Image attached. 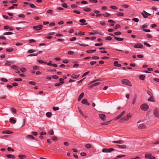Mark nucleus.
<instances>
[{"label":"nucleus","instance_id":"1","mask_svg":"<svg viewBox=\"0 0 159 159\" xmlns=\"http://www.w3.org/2000/svg\"><path fill=\"white\" fill-rule=\"evenodd\" d=\"M159 110L157 107L155 108L153 110V113L155 116L158 119H159Z\"/></svg>","mask_w":159,"mask_h":159},{"label":"nucleus","instance_id":"2","mask_svg":"<svg viewBox=\"0 0 159 159\" xmlns=\"http://www.w3.org/2000/svg\"><path fill=\"white\" fill-rule=\"evenodd\" d=\"M122 84L127 85L129 86H131V84L130 82L128 80L124 79L121 81Z\"/></svg>","mask_w":159,"mask_h":159},{"label":"nucleus","instance_id":"3","mask_svg":"<svg viewBox=\"0 0 159 159\" xmlns=\"http://www.w3.org/2000/svg\"><path fill=\"white\" fill-rule=\"evenodd\" d=\"M140 108L142 110L146 111L148 109L149 106L147 104L144 103L141 106Z\"/></svg>","mask_w":159,"mask_h":159},{"label":"nucleus","instance_id":"4","mask_svg":"<svg viewBox=\"0 0 159 159\" xmlns=\"http://www.w3.org/2000/svg\"><path fill=\"white\" fill-rule=\"evenodd\" d=\"M132 115L130 113L127 114L126 116L122 118L121 120H123L124 121H128L129 119L131 118Z\"/></svg>","mask_w":159,"mask_h":159},{"label":"nucleus","instance_id":"5","mask_svg":"<svg viewBox=\"0 0 159 159\" xmlns=\"http://www.w3.org/2000/svg\"><path fill=\"white\" fill-rule=\"evenodd\" d=\"M99 116L100 119L102 120L105 121L106 120V117L105 114H100L99 115Z\"/></svg>","mask_w":159,"mask_h":159},{"label":"nucleus","instance_id":"6","mask_svg":"<svg viewBox=\"0 0 159 159\" xmlns=\"http://www.w3.org/2000/svg\"><path fill=\"white\" fill-rule=\"evenodd\" d=\"M141 14L143 15L144 18H147L148 16H150L151 14L148 13L146 12L145 11H143V12H142Z\"/></svg>","mask_w":159,"mask_h":159},{"label":"nucleus","instance_id":"7","mask_svg":"<svg viewBox=\"0 0 159 159\" xmlns=\"http://www.w3.org/2000/svg\"><path fill=\"white\" fill-rule=\"evenodd\" d=\"M43 27V25H39L37 26H34L33 27V29L36 31L41 29V28Z\"/></svg>","mask_w":159,"mask_h":159},{"label":"nucleus","instance_id":"8","mask_svg":"<svg viewBox=\"0 0 159 159\" xmlns=\"http://www.w3.org/2000/svg\"><path fill=\"white\" fill-rule=\"evenodd\" d=\"M143 47V45L139 43L136 44L134 46V47L135 48H141Z\"/></svg>","mask_w":159,"mask_h":159},{"label":"nucleus","instance_id":"9","mask_svg":"<svg viewBox=\"0 0 159 159\" xmlns=\"http://www.w3.org/2000/svg\"><path fill=\"white\" fill-rule=\"evenodd\" d=\"M125 113V111H123L119 115L117 116L115 119V120H117L120 119L121 117Z\"/></svg>","mask_w":159,"mask_h":159},{"label":"nucleus","instance_id":"10","mask_svg":"<svg viewBox=\"0 0 159 159\" xmlns=\"http://www.w3.org/2000/svg\"><path fill=\"white\" fill-rule=\"evenodd\" d=\"M81 102L83 104L88 105H90V103L88 102L87 100L86 99H83L81 101Z\"/></svg>","mask_w":159,"mask_h":159},{"label":"nucleus","instance_id":"11","mask_svg":"<svg viewBox=\"0 0 159 159\" xmlns=\"http://www.w3.org/2000/svg\"><path fill=\"white\" fill-rule=\"evenodd\" d=\"M2 134H12L13 133V132L10 131L9 130H4L2 131Z\"/></svg>","mask_w":159,"mask_h":159},{"label":"nucleus","instance_id":"12","mask_svg":"<svg viewBox=\"0 0 159 159\" xmlns=\"http://www.w3.org/2000/svg\"><path fill=\"white\" fill-rule=\"evenodd\" d=\"M148 100L149 102H155V100L154 99L153 97L151 96L148 99Z\"/></svg>","mask_w":159,"mask_h":159},{"label":"nucleus","instance_id":"13","mask_svg":"<svg viewBox=\"0 0 159 159\" xmlns=\"http://www.w3.org/2000/svg\"><path fill=\"white\" fill-rule=\"evenodd\" d=\"M84 96V93H81L78 99V101H80L81 100V99Z\"/></svg>","mask_w":159,"mask_h":159},{"label":"nucleus","instance_id":"14","mask_svg":"<svg viewBox=\"0 0 159 159\" xmlns=\"http://www.w3.org/2000/svg\"><path fill=\"white\" fill-rule=\"evenodd\" d=\"M145 127V125L143 124H140L138 126V128L140 129H142Z\"/></svg>","mask_w":159,"mask_h":159},{"label":"nucleus","instance_id":"15","mask_svg":"<svg viewBox=\"0 0 159 159\" xmlns=\"http://www.w3.org/2000/svg\"><path fill=\"white\" fill-rule=\"evenodd\" d=\"M117 146L119 147L121 149H124L126 148V146L125 145H117Z\"/></svg>","mask_w":159,"mask_h":159},{"label":"nucleus","instance_id":"16","mask_svg":"<svg viewBox=\"0 0 159 159\" xmlns=\"http://www.w3.org/2000/svg\"><path fill=\"white\" fill-rule=\"evenodd\" d=\"M111 120L105 122L103 123H101V125H108L109 124V123L111 122Z\"/></svg>","mask_w":159,"mask_h":159},{"label":"nucleus","instance_id":"17","mask_svg":"<svg viewBox=\"0 0 159 159\" xmlns=\"http://www.w3.org/2000/svg\"><path fill=\"white\" fill-rule=\"evenodd\" d=\"M118 61H115L114 62V65L115 66H117V67H120L121 66V64H118Z\"/></svg>","mask_w":159,"mask_h":159},{"label":"nucleus","instance_id":"18","mask_svg":"<svg viewBox=\"0 0 159 159\" xmlns=\"http://www.w3.org/2000/svg\"><path fill=\"white\" fill-rule=\"evenodd\" d=\"M83 10L86 12H90L92 11V9L89 8H84Z\"/></svg>","mask_w":159,"mask_h":159},{"label":"nucleus","instance_id":"19","mask_svg":"<svg viewBox=\"0 0 159 159\" xmlns=\"http://www.w3.org/2000/svg\"><path fill=\"white\" fill-rule=\"evenodd\" d=\"M148 25L147 24V23H146L144 24V25H142L141 28V29H144V28H147L148 27Z\"/></svg>","mask_w":159,"mask_h":159},{"label":"nucleus","instance_id":"20","mask_svg":"<svg viewBox=\"0 0 159 159\" xmlns=\"http://www.w3.org/2000/svg\"><path fill=\"white\" fill-rule=\"evenodd\" d=\"M10 122L11 123H13V124H15L16 122V120L13 118H11L10 119Z\"/></svg>","mask_w":159,"mask_h":159},{"label":"nucleus","instance_id":"21","mask_svg":"<svg viewBox=\"0 0 159 159\" xmlns=\"http://www.w3.org/2000/svg\"><path fill=\"white\" fill-rule=\"evenodd\" d=\"M26 138L28 139H34V137L31 135H28L26 137Z\"/></svg>","mask_w":159,"mask_h":159},{"label":"nucleus","instance_id":"22","mask_svg":"<svg viewBox=\"0 0 159 159\" xmlns=\"http://www.w3.org/2000/svg\"><path fill=\"white\" fill-rule=\"evenodd\" d=\"M7 156L8 158H11L13 159H14L15 158V157L12 154H8L7 155Z\"/></svg>","mask_w":159,"mask_h":159},{"label":"nucleus","instance_id":"23","mask_svg":"<svg viewBox=\"0 0 159 159\" xmlns=\"http://www.w3.org/2000/svg\"><path fill=\"white\" fill-rule=\"evenodd\" d=\"M93 32H93H93L89 33V34H90V35H95V34H99L98 32L95 30H94Z\"/></svg>","mask_w":159,"mask_h":159},{"label":"nucleus","instance_id":"24","mask_svg":"<svg viewBox=\"0 0 159 159\" xmlns=\"http://www.w3.org/2000/svg\"><path fill=\"white\" fill-rule=\"evenodd\" d=\"M96 51V50H87L86 52L88 53H93L94 52H95Z\"/></svg>","mask_w":159,"mask_h":159},{"label":"nucleus","instance_id":"25","mask_svg":"<svg viewBox=\"0 0 159 159\" xmlns=\"http://www.w3.org/2000/svg\"><path fill=\"white\" fill-rule=\"evenodd\" d=\"M14 49L11 48H7L6 49V51L7 52H11Z\"/></svg>","mask_w":159,"mask_h":159},{"label":"nucleus","instance_id":"26","mask_svg":"<svg viewBox=\"0 0 159 159\" xmlns=\"http://www.w3.org/2000/svg\"><path fill=\"white\" fill-rule=\"evenodd\" d=\"M64 83V82H60L59 83H56L55 84V85L56 86H59L61 85V84H63Z\"/></svg>","mask_w":159,"mask_h":159},{"label":"nucleus","instance_id":"27","mask_svg":"<svg viewBox=\"0 0 159 159\" xmlns=\"http://www.w3.org/2000/svg\"><path fill=\"white\" fill-rule=\"evenodd\" d=\"M85 147L87 148H91L92 147V146L91 145V144L89 143L86 144L85 145Z\"/></svg>","mask_w":159,"mask_h":159},{"label":"nucleus","instance_id":"28","mask_svg":"<svg viewBox=\"0 0 159 159\" xmlns=\"http://www.w3.org/2000/svg\"><path fill=\"white\" fill-rule=\"evenodd\" d=\"M79 75H77L73 74L71 75V77L73 79H76L79 77Z\"/></svg>","mask_w":159,"mask_h":159},{"label":"nucleus","instance_id":"29","mask_svg":"<svg viewBox=\"0 0 159 159\" xmlns=\"http://www.w3.org/2000/svg\"><path fill=\"white\" fill-rule=\"evenodd\" d=\"M18 157L20 158H25L26 157V156L24 155H18Z\"/></svg>","mask_w":159,"mask_h":159},{"label":"nucleus","instance_id":"30","mask_svg":"<svg viewBox=\"0 0 159 159\" xmlns=\"http://www.w3.org/2000/svg\"><path fill=\"white\" fill-rule=\"evenodd\" d=\"M114 38L116 40L118 41H122L123 40V39L122 38L116 37H115Z\"/></svg>","mask_w":159,"mask_h":159},{"label":"nucleus","instance_id":"31","mask_svg":"<svg viewBox=\"0 0 159 159\" xmlns=\"http://www.w3.org/2000/svg\"><path fill=\"white\" fill-rule=\"evenodd\" d=\"M52 115V114L50 112H48L46 113V116L48 117H50Z\"/></svg>","mask_w":159,"mask_h":159},{"label":"nucleus","instance_id":"32","mask_svg":"<svg viewBox=\"0 0 159 159\" xmlns=\"http://www.w3.org/2000/svg\"><path fill=\"white\" fill-rule=\"evenodd\" d=\"M145 78V76H144V75H140L139 77V78L140 79H141L142 80H144Z\"/></svg>","mask_w":159,"mask_h":159},{"label":"nucleus","instance_id":"33","mask_svg":"<svg viewBox=\"0 0 159 159\" xmlns=\"http://www.w3.org/2000/svg\"><path fill=\"white\" fill-rule=\"evenodd\" d=\"M13 34V33L11 32H5L3 33V34L4 35H11Z\"/></svg>","mask_w":159,"mask_h":159},{"label":"nucleus","instance_id":"34","mask_svg":"<svg viewBox=\"0 0 159 159\" xmlns=\"http://www.w3.org/2000/svg\"><path fill=\"white\" fill-rule=\"evenodd\" d=\"M30 7L33 8H36V6L34 5V4L32 3H30Z\"/></svg>","mask_w":159,"mask_h":159},{"label":"nucleus","instance_id":"35","mask_svg":"<svg viewBox=\"0 0 159 159\" xmlns=\"http://www.w3.org/2000/svg\"><path fill=\"white\" fill-rule=\"evenodd\" d=\"M48 132L49 134L51 135H53L54 134V133L53 130L52 129L49 130Z\"/></svg>","mask_w":159,"mask_h":159},{"label":"nucleus","instance_id":"36","mask_svg":"<svg viewBox=\"0 0 159 159\" xmlns=\"http://www.w3.org/2000/svg\"><path fill=\"white\" fill-rule=\"evenodd\" d=\"M38 62H39V63H40V64L44 63V64H46L47 63L46 62H44V61H43L41 60H38Z\"/></svg>","mask_w":159,"mask_h":159},{"label":"nucleus","instance_id":"37","mask_svg":"<svg viewBox=\"0 0 159 159\" xmlns=\"http://www.w3.org/2000/svg\"><path fill=\"white\" fill-rule=\"evenodd\" d=\"M11 68L12 69H13L16 70H17L19 68V67L17 66H16V65H13V66H11Z\"/></svg>","mask_w":159,"mask_h":159},{"label":"nucleus","instance_id":"38","mask_svg":"<svg viewBox=\"0 0 159 159\" xmlns=\"http://www.w3.org/2000/svg\"><path fill=\"white\" fill-rule=\"evenodd\" d=\"M102 152H108V149L107 148H103L102 149Z\"/></svg>","mask_w":159,"mask_h":159},{"label":"nucleus","instance_id":"39","mask_svg":"<svg viewBox=\"0 0 159 159\" xmlns=\"http://www.w3.org/2000/svg\"><path fill=\"white\" fill-rule=\"evenodd\" d=\"M20 70L22 72L24 73L26 70V69L25 68H22L20 69Z\"/></svg>","mask_w":159,"mask_h":159},{"label":"nucleus","instance_id":"40","mask_svg":"<svg viewBox=\"0 0 159 159\" xmlns=\"http://www.w3.org/2000/svg\"><path fill=\"white\" fill-rule=\"evenodd\" d=\"M118 16H123L124 15V13L122 12H118L116 14Z\"/></svg>","mask_w":159,"mask_h":159},{"label":"nucleus","instance_id":"41","mask_svg":"<svg viewBox=\"0 0 159 159\" xmlns=\"http://www.w3.org/2000/svg\"><path fill=\"white\" fill-rule=\"evenodd\" d=\"M11 110L13 112L15 113H16V109L14 107H11Z\"/></svg>","mask_w":159,"mask_h":159},{"label":"nucleus","instance_id":"42","mask_svg":"<svg viewBox=\"0 0 159 159\" xmlns=\"http://www.w3.org/2000/svg\"><path fill=\"white\" fill-rule=\"evenodd\" d=\"M102 16H103L106 17H108L109 16H110V14L108 13H107L104 14H102Z\"/></svg>","mask_w":159,"mask_h":159},{"label":"nucleus","instance_id":"43","mask_svg":"<svg viewBox=\"0 0 159 159\" xmlns=\"http://www.w3.org/2000/svg\"><path fill=\"white\" fill-rule=\"evenodd\" d=\"M0 80L3 82H7V80L5 78H2L1 79V80Z\"/></svg>","mask_w":159,"mask_h":159},{"label":"nucleus","instance_id":"44","mask_svg":"<svg viewBox=\"0 0 159 159\" xmlns=\"http://www.w3.org/2000/svg\"><path fill=\"white\" fill-rule=\"evenodd\" d=\"M132 20L136 22H138L139 21V19L137 18H133V19H132Z\"/></svg>","mask_w":159,"mask_h":159},{"label":"nucleus","instance_id":"45","mask_svg":"<svg viewBox=\"0 0 159 159\" xmlns=\"http://www.w3.org/2000/svg\"><path fill=\"white\" fill-rule=\"evenodd\" d=\"M35 52L34 50L30 49L28 51V52L29 53H32Z\"/></svg>","mask_w":159,"mask_h":159},{"label":"nucleus","instance_id":"46","mask_svg":"<svg viewBox=\"0 0 159 159\" xmlns=\"http://www.w3.org/2000/svg\"><path fill=\"white\" fill-rule=\"evenodd\" d=\"M52 77L55 79H57L59 78L58 76L55 75H52Z\"/></svg>","mask_w":159,"mask_h":159},{"label":"nucleus","instance_id":"47","mask_svg":"<svg viewBox=\"0 0 159 159\" xmlns=\"http://www.w3.org/2000/svg\"><path fill=\"white\" fill-rule=\"evenodd\" d=\"M120 27V25L117 24L115 26V27H114V29L116 30L118 28H119Z\"/></svg>","mask_w":159,"mask_h":159},{"label":"nucleus","instance_id":"48","mask_svg":"<svg viewBox=\"0 0 159 159\" xmlns=\"http://www.w3.org/2000/svg\"><path fill=\"white\" fill-rule=\"evenodd\" d=\"M18 16L19 17L24 18L25 17V16L24 14H20L18 15Z\"/></svg>","mask_w":159,"mask_h":159},{"label":"nucleus","instance_id":"49","mask_svg":"<svg viewBox=\"0 0 159 159\" xmlns=\"http://www.w3.org/2000/svg\"><path fill=\"white\" fill-rule=\"evenodd\" d=\"M38 55V54H32L29 55L28 57L36 56Z\"/></svg>","mask_w":159,"mask_h":159},{"label":"nucleus","instance_id":"50","mask_svg":"<svg viewBox=\"0 0 159 159\" xmlns=\"http://www.w3.org/2000/svg\"><path fill=\"white\" fill-rule=\"evenodd\" d=\"M52 140L54 141H56L57 140V138L55 136L52 137Z\"/></svg>","mask_w":159,"mask_h":159},{"label":"nucleus","instance_id":"51","mask_svg":"<svg viewBox=\"0 0 159 159\" xmlns=\"http://www.w3.org/2000/svg\"><path fill=\"white\" fill-rule=\"evenodd\" d=\"M108 149V152H111V151H114L115 149L113 148H110L109 149Z\"/></svg>","mask_w":159,"mask_h":159},{"label":"nucleus","instance_id":"52","mask_svg":"<svg viewBox=\"0 0 159 159\" xmlns=\"http://www.w3.org/2000/svg\"><path fill=\"white\" fill-rule=\"evenodd\" d=\"M52 109L54 111H57L59 109V108L57 107H53Z\"/></svg>","mask_w":159,"mask_h":159},{"label":"nucleus","instance_id":"53","mask_svg":"<svg viewBox=\"0 0 159 159\" xmlns=\"http://www.w3.org/2000/svg\"><path fill=\"white\" fill-rule=\"evenodd\" d=\"M85 32H84L83 33H82L81 32H79L78 34V35H84L85 34Z\"/></svg>","mask_w":159,"mask_h":159},{"label":"nucleus","instance_id":"54","mask_svg":"<svg viewBox=\"0 0 159 159\" xmlns=\"http://www.w3.org/2000/svg\"><path fill=\"white\" fill-rule=\"evenodd\" d=\"M114 34L115 35H119L121 34V33L120 32L118 31V32H115L114 33Z\"/></svg>","mask_w":159,"mask_h":159},{"label":"nucleus","instance_id":"55","mask_svg":"<svg viewBox=\"0 0 159 159\" xmlns=\"http://www.w3.org/2000/svg\"><path fill=\"white\" fill-rule=\"evenodd\" d=\"M124 143V142L121 140L117 141V143L120 144H122Z\"/></svg>","mask_w":159,"mask_h":159},{"label":"nucleus","instance_id":"56","mask_svg":"<svg viewBox=\"0 0 159 159\" xmlns=\"http://www.w3.org/2000/svg\"><path fill=\"white\" fill-rule=\"evenodd\" d=\"M90 72L89 71H88V72H87L85 73L83 75V76H82V77H83L86 76L87 75H88V74Z\"/></svg>","mask_w":159,"mask_h":159},{"label":"nucleus","instance_id":"57","mask_svg":"<svg viewBox=\"0 0 159 159\" xmlns=\"http://www.w3.org/2000/svg\"><path fill=\"white\" fill-rule=\"evenodd\" d=\"M103 45V43H96L95 44V45L96 46H102Z\"/></svg>","mask_w":159,"mask_h":159},{"label":"nucleus","instance_id":"58","mask_svg":"<svg viewBox=\"0 0 159 159\" xmlns=\"http://www.w3.org/2000/svg\"><path fill=\"white\" fill-rule=\"evenodd\" d=\"M110 7L113 9L116 10L117 9V8L116 6H111Z\"/></svg>","mask_w":159,"mask_h":159},{"label":"nucleus","instance_id":"59","mask_svg":"<svg viewBox=\"0 0 159 159\" xmlns=\"http://www.w3.org/2000/svg\"><path fill=\"white\" fill-rule=\"evenodd\" d=\"M136 96L133 99V100L132 101V104L133 105H134L135 103V102H136Z\"/></svg>","mask_w":159,"mask_h":159},{"label":"nucleus","instance_id":"60","mask_svg":"<svg viewBox=\"0 0 159 159\" xmlns=\"http://www.w3.org/2000/svg\"><path fill=\"white\" fill-rule=\"evenodd\" d=\"M147 94L149 96H152V93L149 90H148L147 91Z\"/></svg>","mask_w":159,"mask_h":159},{"label":"nucleus","instance_id":"61","mask_svg":"<svg viewBox=\"0 0 159 159\" xmlns=\"http://www.w3.org/2000/svg\"><path fill=\"white\" fill-rule=\"evenodd\" d=\"M52 10H49L47 11V12L48 13H51V14H52Z\"/></svg>","mask_w":159,"mask_h":159},{"label":"nucleus","instance_id":"62","mask_svg":"<svg viewBox=\"0 0 159 159\" xmlns=\"http://www.w3.org/2000/svg\"><path fill=\"white\" fill-rule=\"evenodd\" d=\"M150 156H151V154H145V157L147 158H149Z\"/></svg>","mask_w":159,"mask_h":159},{"label":"nucleus","instance_id":"63","mask_svg":"<svg viewBox=\"0 0 159 159\" xmlns=\"http://www.w3.org/2000/svg\"><path fill=\"white\" fill-rule=\"evenodd\" d=\"M143 43L145 45H146L148 47H150L151 46L149 44L147 43V42H144Z\"/></svg>","mask_w":159,"mask_h":159},{"label":"nucleus","instance_id":"64","mask_svg":"<svg viewBox=\"0 0 159 159\" xmlns=\"http://www.w3.org/2000/svg\"><path fill=\"white\" fill-rule=\"evenodd\" d=\"M81 3L82 4H87L88 3V2L85 1H82L81 2Z\"/></svg>","mask_w":159,"mask_h":159}]
</instances>
